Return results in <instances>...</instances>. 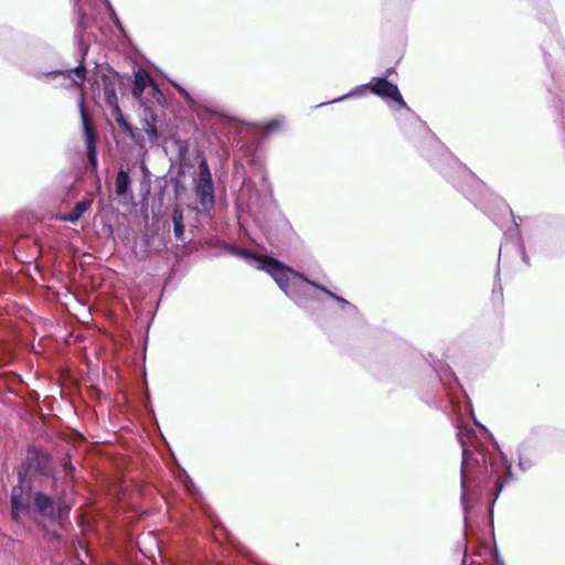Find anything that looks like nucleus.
<instances>
[{
    "mask_svg": "<svg viewBox=\"0 0 565 565\" xmlns=\"http://www.w3.org/2000/svg\"><path fill=\"white\" fill-rule=\"evenodd\" d=\"M458 439L462 448L460 502L467 521L469 511L479 499L482 483L492 482L494 499H498L504 486L513 480V475L507 457L487 450L470 430L460 429Z\"/></svg>",
    "mask_w": 565,
    "mask_h": 565,
    "instance_id": "1",
    "label": "nucleus"
},
{
    "mask_svg": "<svg viewBox=\"0 0 565 565\" xmlns=\"http://www.w3.org/2000/svg\"><path fill=\"white\" fill-rule=\"evenodd\" d=\"M276 281L281 291L298 307H305L309 301H318L315 290L321 291L318 282L280 263L278 259L263 267Z\"/></svg>",
    "mask_w": 565,
    "mask_h": 565,
    "instance_id": "2",
    "label": "nucleus"
},
{
    "mask_svg": "<svg viewBox=\"0 0 565 565\" xmlns=\"http://www.w3.org/2000/svg\"><path fill=\"white\" fill-rule=\"evenodd\" d=\"M194 192L201 211L210 214L215 205V190L212 173L205 158H201L193 178Z\"/></svg>",
    "mask_w": 565,
    "mask_h": 565,
    "instance_id": "3",
    "label": "nucleus"
},
{
    "mask_svg": "<svg viewBox=\"0 0 565 565\" xmlns=\"http://www.w3.org/2000/svg\"><path fill=\"white\" fill-rule=\"evenodd\" d=\"M19 482L11 490V515L15 523H20V515L30 508L31 484L21 469L18 470Z\"/></svg>",
    "mask_w": 565,
    "mask_h": 565,
    "instance_id": "4",
    "label": "nucleus"
},
{
    "mask_svg": "<svg viewBox=\"0 0 565 565\" xmlns=\"http://www.w3.org/2000/svg\"><path fill=\"white\" fill-rule=\"evenodd\" d=\"M79 111H81V119H82V128H83V135L86 143V154L88 162L93 170L97 169L98 160H97V149H96V142H97V135L95 134L93 126L90 124V120L88 118V115L85 110L84 103H79Z\"/></svg>",
    "mask_w": 565,
    "mask_h": 565,
    "instance_id": "5",
    "label": "nucleus"
},
{
    "mask_svg": "<svg viewBox=\"0 0 565 565\" xmlns=\"http://www.w3.org/2000/svg\"><path fill=\"white\" fill-rule=\"evenodd\" d=\"M369 89L376 96H380L384 99H392L401 107H407L398 90L397 85L387 81L386 77H373L369 83Z\"/></svg>",
    "mask_w": 565,
    "mask_h": 565,
    "instance_id": "6",
    "label": "nucleus"
},
{
    "mask_svg": "<svg viewBox=\"0 0 565 565\" xmlns=\"http://www.w3.org/2000/svg\"><path fill=\"white\" fill-rule=\"evenodd\" d=\"M223 248L231 255L241 257L246 262L254 264L258 270L264 271L263 267H267V264H273L274 262H276L275 258L260 256L248 249L239 248L233 245L224 244Z\"/></svg>",
    "mask_w": 565,
    "mask_h": 565,
    "instance_id": "7",
    "label": "nucleus"
},
{
    "mask_svg": "<svg viewBox=\"0 0 565 565\" xmlns=\"http://www.w3.org/2000/svg\"><path fill=\"white\" fill-rule=\"evenodd\" d=\"M26 467L41 475H45L50 468L49 456L36 448H29L26 455Z\"/></svg>",
    "mask_w": 565,
    "mask_h": 565,
    "instance_id": "8",
    "label": "nucleus"
},
{
    "mask_svg": "<svg viewBox=\"0 0 565 565\" xmlns=\"http://www.w3.org/2000/svg\"><path fill=\"white\" fill-rule=\"evenodd\" d=\"M147 86H151L154 94L161 95L158 86L152 82L149 73L142 68H139L134 74V86L132 96L136 99H140Z\"/></svg>",
    "mask_w": 565,
    "mask_h": 565,
    "instance_id": "9",
    "label": "nucleus"
},
{
    "mask_svg": "<svg viewBox=\"0 0 565 565\" xmlns=\"http://www.w3.org/2000/svg\"><path fill=\"white\" fill-rule=\"evenodd\" d=\"M535 447L526 440L520 444L518 448V467L522 471L530 470L535 465Z\"/></svg>",
    "mask_w": 565,
    "mask_h": 565,
    "instance_id": "10",
    "label": "nucleus"
},
{
    "mask_svg": "<svg viewBox=\"0 0 565 565\" xmlns=\"http://www.w3.org/2000/svg\"><path fill=\"white\" fill-rule=\"evenodd\" d=\"M32 75L36 78H41L42 76H56V75H64L68 78H72V82L75 85H82L86 77V67L83 63H81L78 66H76L73 70L67 71H52L47 73H32Z\"/></svg>",
    "mask_w": 565,
    "mask_h": 565,
    "instance_id": "11",
    "label": "nucleus"
},
{
    "mask_svg": "<svg viewBox=\"0 0 565 565\" xmlns=\"http://www.w3.org/2000/svg\"><path fill=\"white\" fill-rule=\"evenodd\" d=\"M157 115L149 107H145L141 118L142 130L147 134L149 141L154 142L159 139V132L156 126Z\"/></svg>",
    "mask_w": 565,
    "mask_h": 565,
    "instance_id": "12",
    "label": "nucleus"
},
{
    "mask_svg": "<svg viewBox=\"0 0 565 565\" xmlns=\"http://www.w3.org/2000/svg\"><path fill=\"white\" fill-rule=\"evenodd\" d=\"M33 505L36 512L43 516H52L54 514L53 499L41 491L34 493Z\"/></svg>",
    "mask_w": 565,
    "mask_h": 565,
    "instance_id": "13",
    "label": "nucleus"
},
{
    "mask_svg": "<svg viewBox=\"0 0 565 565\" xmlns=\"http://www.w3.org/2000/svg\"><path fill=\"white\" fill-rule=\"evenodd\" d=\"M90 206L92 200L84 199L77 202L70 213L62 215L61 220L70 223H76Z\"/></svg>",
    "mask_w": 565,
    "mask_h": 565,
    "instance_id": "14",
    "label": "nucleus"
},
{
    "mask_svg": "<svg viewBox=\"0 0 565 565\" xmlns=\"http://www.w3.org/2000/svg\"><path fill=\"white\" fill-rule=\"evenodd\" d=\"M84 0H75V6L77 7V12H78V21H77V24L79 26H83L84 28V19H85V13L83 11V4ZM105 4L107 6V9H108V12H109V18L110 20L113 21V23L118 28V29H122V25H121V22L119 20V18L117 17L116 12H115V9L113 8V6L110 4L109 0H104Z\"/></svg>",
    "mask_w": 565,
    "mask_h": 565,
    "instance_id": "15",
    "label": "nucleus"
},
{
    "mask_svg": "<svg viewBox=\"0 0 565 565\" xmlns=\"http://www.w3.org/2000/svg\"><path fill=\"white\" fill-rule=\"evenodd\" d=\"M321 292L327 295L330 299L337 302L339 308L342 310L343 308H349V318L354 319L359 316V309L355 305L349 302L347 299L342 298L341 296H338L337 294L330 291L326 287H320Z\"/></svg>",
    "mask_w": 565,
    "mask_h": 565,
    "instance_id": "16",
    "label": "nucleus"
},
{
    "mask_svg": "<svg viewBox=\"0 0 565 565\" xmlns=\"http://www.w3.org/2000/svg\"><path fill=\"white\" fill-rule=\"evenodd\" d=\"M174 86L179 90L180 95L183 97L184 102L193 110L199 111L201 109H205L211 113L214 111L212 108H210L207 105H205L201 98L192 96L185 88H183L179 85H174Z\"/></svg>",
    "mask_w": 565,
    "mask_h": 565,
    "instance_id": "17",
    "label": "nucleus"
},
{
    "mask_svg": "<svg viewBox=\"0 0 565 565\" xmlns=\"http://www.w3.org/2000/svg\"><path fill=\"white\" fill-rule=\"evenodd\" d=\"M130 177L126 170L120 168L116 175L115 190L118 196L125 198L130 189Z\"/></svg>",
    "mask_w": 565,
    "mask_h": 565,
    "instance_id": "18",
    "label": "nucleus"
},
{
    "mask_svg": "<svg viewBox=\"0 0 565 565\" xmlns=\"http://www.w3.org/2000/svg\"><path fill=\"white\" fill-rule=\"evenodd\" d=\"M172 223L175 238L183 241L184 235V217L180 206H174L172 211Z\"/></svg>",
    "mask_w": 565,
    "mask_h": 565,
    "instance_id": "19",
    "label": "nucleus"
},
{
    "mask_svg": "<svg viewBox=\"0 0 565 565\" xmlns=\"http://www.w3.org/2000/svg\"><path fill=\"white\" fill-rule=\"evenodd\" d=\"M366 88H369V83L367 84L359 85L355 88H353L352 90H350L349 93H347V94H344V95H342V96H340L338 98H334L331 102L321 103L320 105H318V107H322V106L328 105V104L340 103V102H343V100H345L348 98L355 97V96L362 94Z\"/></svg>",
    "mask_w": 565,
    "mask_h": 565,
    "instance_id": "20",
    "label": "nucleus"
},
{
    "mask_svg": "<svg viewBox=\"0 0 565 565\" xmlns=\"http://www.w3.org/2000/svg\"><path fill=\"white\" fill-rule=\"evenodd\" d=\"M284 124H285V117H276V118L267 121L266 124H263L262 131L265 135L277 132L281 129Z\"/></svg>",
    "mask_w": 565,
    "mask_h": 565,
    "instance_id": "21",
    "label": "nucleus"
},
{
    "mask_svg": "<svg viewBox=\"0 0 565 565\" xmlns=\"http://www.w3.org/2000/svg\"><path fill=\"white\" fill-rule=\"evenodd\" d=\"M113 116L116 120V122L128 134H132V127L127 121V119L124 117L121 109L118 105L113 108Z\"/></svg>",
    "mask_w": 565,
    "mask_h": 565,
    "instance_id": "22",
    "label": "nucleus"
},
{
    "mask_svg": "<svg viewBox=\"0 0 565 565\" xmlns=\"http://www.w3.org/2000/svg\"><path fill=\"white\" fill-rule=\"evenodd\" d=\"M179 479L180 481L182 482L183 487L185 488V490L193 497L196 495L198 493V489L195 488V484L194 482L192 481V479L190 478V476L184 471L182 470L180 473H179Z\"/></svg>",
    "mask_w": 565,
    "mask_h": 565,
    "instance_id": "23",
    "label": "nucleus"
},
{
    "mask_svg": "<svg viewBox=\"0 0 565 565\" xmlns=\"http://www.w3.org/2000/svg\"><path fill=\"white\" fill-rule=\"evenodd\" d=\"M105 96L107 104L111 106L113 108L116 107L117 104V95L114 88H106L105 89Z\"/></svg>",
    "mask_w": 565,
    "mask_h": 565,
    "instance_id": "24",
    "label": "nucleus"
},
{
    "mask_svg": "<svg viewBox=\"0 0 565 565\" xmlns=\"http://www.w3.org/2000/svg\"><path fill=\"white\" fill-rule=\"evenodd\" d=\"M518 250H519V253L521 254L523 262H524V263H526V264H529V257H527V255L525 254L524 246H523L522 244H519V245H518Z\"/></svg>",
    "mask_w": 565,
    "mask_h": 565,
    "instance_id": "25",
    "label": "nucleus"
},
{
    "mask_svg": "<svg viewBox=\"0 0 565 565\" xmlns=\"http://www.w3.org/2000/svg\"><path fill=\"white\" fill-rule=\"evenodd\" d=\"M342 311L345 315V317L349 318V308H343Z\"/></svg>",
    "mask_w": 565,
    "mask_h": 565,
    "instance_id": "26",
    "label": "nucleus"
},
{
    "mask_svg": "<svg viewBox=\"0 0 565 565\" xmlns=\"http://www.w3.org/2000/svg\"><path fill=\"white\" fill-rule=\"evenodd\" d=\"M66 469L68 470V473L72 475L74 468L72 466H66Z\"/></svg>",
    "mask_w": 565,
    "mask_h": 565,
    "instance_id": "27",
    "label": "nucleus"
},
{
    "mask_svg": "<svg viewBox=\"0 0 565 565\" xmlns=\"http://www.w3.org/2000/svg\"><path fill=\"white\" fill-rule=\"evenodd\" d=\"M513 222H514V225H515L516 227H519V223H518V221H516V218H515L514 216H513Z\"/></svg>",
    "mask_w": 565,
    "mask_h": 565,
    "instance_id": "28",
    "label": "nucleus"
},
{
    "mask_svg": "<svg viewBox=\"0 0 565 565\" xmlns=\"http://www.w3.org/2000/svg\"><path fill=\"white\" fill-rule=\"evenodd\" d=\"M62 509L63 508H62L61 503H58V510H60L61 513H62Z\"/></svg>",
    "mask_w": 565,
    "mask_h": 565,
    "instance_id": "29",
    "label": "nucleus"
}]
</instances>
